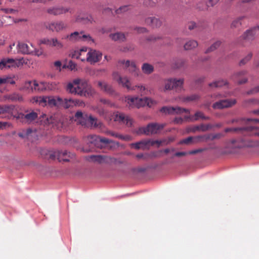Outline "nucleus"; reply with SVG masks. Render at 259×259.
Returning a JSON list of instances; mask_svg holds the SVG:
<instances>
[{
	"mask_svg": "<svg viewBox=\"0 0 259 259\" xmlns=\"http://www.w3.org/2000/svg\"><path fill=\"white\" fill-rule=\"evenodd\" d=\"M236 103L235 99H225L221 100L215 102L212 105V108L214 109H222L226 108H229Z\"/></svg>",
	"mask_w": 259,
	"mask_h": 259,
	"instance_id": "12",
	"label": "nucleus"
},
{
	"mask_svg": "<svg viewBox=\"0 0 259 259\" xmlns=\"http://www.w3.org/2000/svg\"><path fill=\"white\" fill-rule=\"evenodd\" d=\"M245 18V16H241L233 20L231 24V27L232 28L239 27L242 25V20Z\"/></svg>",
	"mask_w": 259,
	"mask_h": 259,
	"instance_id": "47",
	"label": "nucleus"
},
{
	"mask_svg": "<svg viewBox=\"0 0 259 259\" xmlns=\"http://www.w3.org/2000/svg\"><path fill=\"white\" fill-rule=\"evenodd\" d=\"M74 120L81 125L88 126V118L87 115H83L80 111H77L74 115Z\"/></svg>",
	"mask_w": 259,
	"mask_h": 259,
	"instance_id": "22",
	"label": "nucleus"
},
{
	"mask_svg": "<svg viewBox=\"0 0 259 259\" xmlns=\"http://www.w3.org/2000/svg\"><path fill=\"white\" fill-rule=\"evenodd\" d=\"M51 48H55L57 50H60L64 48L63 43L59 40L57 37H52Z\"/></svg>",
	"mask_w": 259,
	"mask_h": 259,
	"instance_id": "36",
	"label": "nucleus"
},
{
	"mask_svg": "<svg viewBox=\"0 0 259 259\" xmlns=\"http://www.w3.org/2000/svg\"><path fill=\"white\" fill-rule=\"evenodd\" d=\"M237 141L233 140L232 141L231 145L230 146L231 148L237 147L238 148H241L243 147H255L259 145V142L258 141H253L251 140H248L245 139L241 140V143L239 144H236Z\"/></svg>",
	"mask_w": 259,
	"mask_h": 259,
	"instance_id": "16",
	"label": "nucleus"
},
{
	"mask_svg": "<svg viewBox=\"0 0 259 259\" xmlns=\"http://www.w3.org/2000/svg\"><path fill=\"white\" fill-rule=\"evenodd\" d=\"M47 99L48 96H34L31 98L30 102L32 104L45 107L48 105Z\"/></svg>",
	"mask_w": 259,
	"mask_h": 259,
	"instance_id": "26",
	"label": "nucleus"
},
{
	"mask_svg": "<svg viewBox=\"0 0 259 259\" xmlns=\"http://www.w3.org/2000/svg\"><path fill=\"white\" fill-rule=\"evenodd\" d=\"M126 101L130 106L136 107L138 108L145 106L151 107L155 103L154 101L148 98H128Z\"/></svg>",
	"mask_w": 259,
	"mask_h": 259,
	"instance_id": "3",
	"label": "nucleus"
},
{
	"mask_svg": "<svg viewBox=\"0 0 259 259\" xmlns=\"http://www.w3.org/2000/svg\"><path fill=\"white\" fill-rule=\"evenodd\" d=\"M105 157L102 155H91L90 157V159L92 161L101 163L104 160Z\"/></svg>",
	"mask_w": 259,
	"mask_h": 259,
	"instance_id": "55",
	"label": "nucleus"
},
{
	"mask_svg": "<svg viewBox=\"0 0 259 259\" xmlns=\"http://www.w3.org/2000/svg\"><path fill=\"white\" fill-rule=\"evenodd\" d=\"M102 57V53L97 50L88 48L87 58L82 59V61H87L90 64H95L99 62Z\"/></svg>",
	"mask_w": 259,
	"mask_h": 259,
	"instance_id": "7",
	"label": "nucleus"
},
{
	"mask_svg": "<svg viewBox=\"0 0 259 259\" xmlns=\"http://www.w3.org/2000/svg\"><path fill=\"white\" fill-rule=\"evenodd\" d=\"M199 96L197 94H193L186 97H182V101L183 102H189L199 99Z\"/></svg>",
	"mask_w": 259,
	"mask_h": 259,
	"instance_id": "49",
	"label": "nucleus"
},
{
	"mask_svg": "<svg viewBox=\"0 0 259 259\" xmlns=\"http://www.w3.org/2000/svg\"><path fill=\"white\" fill-rule=\"evenodd\" d=\"M247 72L245 70H242L237 72H236L232 76V78L238 80L239 84L245 83L247 82V79L246 78H243L240 79V77L246 74Z\"/></svg>",
	"mask_w": 259,
	"mask_h": 259,
	"instance_id": "34",
	"label": "nucleus"
},
{
	"mask_svg": "<svg viewBox=\"0 0 259 259\" xmlns=\"http://www.w3.org/2000/svg\"><path fill=\"white\" fill-rule=\"evenodd\" d=\"M148 142L147 140H142L139 142L133 143L132 145L136 149H144L148 148Z\"/></svg>",
	"mask_w": 259,
	"mask_h": 259,
	"instance_id": "43",
	"label": "nucleus"
},
{
	"mask_svg": "<svg viewBox=\"0 0 259 259\" xmlns=\"http://www.w3.org/2000/svg\"><path fill=\"white\" fill-rule=\"evenodd\" d=\"M15 81L14 77L10 76L4 75L0 77V85L2 84H14Z\"/></svg>",
	"mask_w": 259,
	"mask_h": 259,
	"instance_id": "38",
	"label": "nucleus"
},
{
	"mask_svg": "<svg viewBox=\"0 0 259 259\" xmlns=\"http://www.w3.org/2000/svg\"><path fill=\"white\" fill-rule=\"evenodd\" d=\"M69 8H65L63 7H53L48 8L47 10L48 13L54 16H57L65 14L67 12L71 11Z\"/></svg>",
	"mask_w": 259,
	"mask_h": 259,
	"instance_id": "19",
	"label": "nucleus"
},
{
	"mask_svg": "<svg viewBox=\"0 0 259 259\" xmlns=\"http://www.w3.org/2000/svg\"><path fill=\"white\" fill-rule=\"evenodd\" d=\"M252 136L259 137V127L255 126H252Z\"/></svg>",
	"mask_w": 259,
	"mask_h": 259,
	"instance_id": "64",
	"label": "nucleus"
},
{
	"mask_svg": "<svg viewBox=\"0 0 259 259\" xmlns=\"http://www.w3.org/2000/svg\"><path fill=\"white\" fill-rule=\"evenodd\" d=\"M40 85L43 86V91H55L59 90L58 83L56 82H40Z\"/></svg>",
	"mask_w": 259,
	"mask_h": 259,
	"instance_id": "30",
	"label": "nucleus"
},
{
	"mask_svg": "<svg viewBox=\"0 0 259 259\" xmlns=\"http://www.w3.org/2000/svg\"><path fill=\"white\" fill-rule=\"evenodd\" d=\"M222 42L220 40H217L215 42H214L210 47H209L208 48H207L205 53H208L209 52L214 51L216 49H217L221 45Z\"/></svg>",
	"mask_w": 259,
	"mask_h": 259,
	"instance_id": "50",
	"label": "nucleus"
},
{
	"mask_svg": "<svg viewBox=\"0 0 259 259\" xmlns=\"http://www.w3.org/2000/svg\"><path fill=\"white\" fill-rule=\"evenodd\" d=\"M130 6L124 5L119 7L118 9L116 10L115 13L116 14H121L124 12H127L130 9Z\"/></svg>",
	"mask_w": 259,
	"mask_h": 259,
	"instance_id": "57",
	"label": "nucleus"
},
{
	"mask_svg": "<svg viewBox=\"0 0 259 259\" xmlns=\"http://www.w3.org/2000/svg\"><path fill=\"white\" fill-rule=\"evenodd\" d=\"M114 120L128 127L132 126L133 122V119L130 116L121 112H117L115 115Z\"/></svg>",
	"mask_w": 259,
	"mask_h": 259,
	"instance_id": "14",
	"label": "nucleus"
},
{
	"mask_svg": "<svg viewBox=\"0 0 259 259\" xmlns=\"http://www.w3.org/2000/svg\"><path fill=\"white\" fill-rule=\"evenodd\" d=\"M35 134V131L30 128L23 129L18 133V136L22 139H29L32 135Z\"/></svg>",
	"mask_w": 259,
	"mask_h": 259,
	"instance_id": "32",
	"label": "nucleus"
},
{
	"mask_svg": "<svg viewBox=\"0 0 259 259\" xmlns=\"http://www.w3.org/2000/svg\"><path fill=\"white\" fill-rule=\"evenodd\" d=\"M227 84H228V82L225 80L222 79L210 83L209 86L211 88H220Z\"/></svg>",
	"mask_w": 259,
	"mask_h": 259,
	"instance_id": "45",
	"label": "nucleus"
},
{
	"mask_svg": "<svg viewBox=\"0 0 259 259\" xmlns=\"http://www.w3.org/2000/svg\"><path fill=\"white\" fill-rule=\"evenodd\" d=\"M79 94L80 96L90 97L95 95L96 94V92L95 89L89 84L88 81L85 89L83 92H80Z\"/></svg>",
	"mask_w": 259,
	"mask_h": 259,
	"instance_id": "33",
	"label": "nucleus"
},
{
	"mask_svg": "<svg viewBox=\"0 0 259 259\" xmlns=\"http://www.w3.org/2000/svg\"><path fill=\"white\" fill-rule=\"evenodd\" d=\"M142 70L146 74H150L154 71V67L147 63H145L142 65Z\"/></svg>",
	"mask_w": 259,
	"mask_h": 259,
	"instance_id": "41",
	"label": "nucleus"
},
{
	"mask_svg": "<svg viewBox=\"0 0 259 259\" xmlns=\"http://www.w3.org/2000/svg\"><path fill=\"white\" fill-rule=\"evenodd\" d=\"M75 21L84 24H92L95 22L92 16L90 15H87L84 16L78 15L76 17Z\"/></svg>",
	"mask_w": 259,
	"mask_h": 259,
	"instance_id": "29",
	"label": "nucleus"
},
{
	"mask_svg": "<svg viewBox=\"0 0 259 259\" xmlns=\"http://www.w3.org/2000/svg\"><path fill=\"white\" fill-rule=\"evenodd\" d=\"M1 10L6 14H17L18 11L13 9L2 8Z\"/></svg>",
	"mask_w": 259,
	"mask_h": 259,
	"instance_id": "63",
	"label": "nucleus"
},
{
	"mask_svg": "<svg viewBox=\"0 0 259 259\" xmlns=\"http://www.w3.org/2000/svg\"><path fill=\"white\" fill-rule=\"evenodd\" d=\"M145 23L152 27H159L162 24V21L156 17H149L145 19Z\"/></svg>",
	"mask_w": 259,
	"mask_h": 259,
	"instance_id": "25",
	"label": "nucleus"
},
{
	"mask_svg": "<svg viewBox=\"0 0 259 259\" xmlns=\"http://www.w3.org/2000/svg\"><path fill=\"white\" fill-rule=\"evenodd\" d=\"M52 37H44L39 40V45H45L50 47L51 45Z\"/></svg>",
	"mask_w": 259,
	"mask_h": 259,
	"instance_id": "56",
	"label": "nucleus"
},
{
	"mask_svg": "<svg viewBox=\"0 0 259 259\" xmlns=\"http://www.w3.org/2000/svg\"><path fill=\"white\" fill-rule=\"evenodd\" d=\"M15 106L13 105H7L2 106L0 110V114L3 113L12 114Z\"/></svg>",
	"mask_w": 259,
	"mask_h": 259,
	"instance_id": "42",
	"label": "nucleus"
},
{
	"mask_svg": "<svg viewBox=\"0 0 259 259\" xmlns=\"http://www.w3.org/2000/svg\"><path fill=\"white\" fill-rule=\"evenodd\" d=\"M113 78L119 84L126 88L128 90H136V89H138L141 94H143L145 90V87L142 85L131 87V83L128 78L126 77H122L118 72H114L113 73Z\"/></svg>",
	"mask_w": 259,
	"mask_h": 259,
	"instance_id": "2",
	"label": "nucleus"
},
{
	"mask_svg": "<svg viewBox=\"0 0 259 259\" xmlns=\"http://www.w3.org/2000/svg\"><path fill=\"white\" fill-rule=\"evenodd\" d=\"M252 126H248L243 127L226 128L225 129L224 131L226 133H236L244 136H252Z\"/></svg>",
	"mask_w": 259,
	"mask_h": 259,
	"instance_id": "13",
	"label": "nucleus"
},
{
	"mask_svg": "<svg viewBox=\"0 0 259 259\" xmlns=\"http://www.w3.org/2000/svg\"><path fill=\"white\" fill-rule=\"evenodd\" d=\"M199 119H202L203 120H209L210 117L209 116H205L202 112L198 111L194 115H193V119L194 121H197Z\"/></svg>",
	"mask_w": 259,
	"mask_h": 259,
	"instance_id": "44",
	"label": "nucleus"
},
{
	"mask_svg": "<svg viewBox=\"0 0 259 259\" xmlns=\"http://www.w3.org/2000/svg\"><path fill=\"white\" fill-rule=\"evenodd\" d=\"M202 138L201 136L197 137H189L181 141L180 144H189L190 143H197L200 141L201 139Z\"/></svg>",
	"mask_w": 259,
	"mask_h": 259,
	"instance_id": "37",
	"label": "nucleus"
},
{
	"mask_svg": "<svg viewBox=\"0 0 259 259\" xmlns=\"http://www.w3.org/2000/svg\"><path fill=\"white\" fill-rule=\"evenodd\" d=\"M40 85V83H37L36 81H27L20 88V90L30 93L34 90L37 91H42L43 88H37Z\"/></svg>",
	"mask_w": 259,
	"mask_h": 259,
	"instance_id": "11",
	"label": "nucleus"
},
{
	"mask_svg": "<svg viewBox=\"0 0 259 259\" xmlns=\"http://www.w3.org/2000/svg\"><path fill=\"white\" fill-rule=\"evenodd\" d=\"M80 41H87L89 43H94L95 41L93 37L88 34H85L83 31H81Z\"/></svg>",
	"mask_w": 259,
	"mask_h": 259,
	"instance_id": "48",
	"label": "nucleus"
},
{
	"mask_svg": "<svg viewBox=\"0 0 259 259\" xmlns=\"http://www.w3.org/2000/svg\"><path fill=\"white\" fill-rule=\"evenodd\" d=\"M88 80L77 78L67 83L66 91L69 93L79 96L80 92H83L87 85Z\"/></svg>",
	"mask_w": 259,
	"mask_h": 259,
	"instance_id": "1",
	"label": "nucleus"
},
{
	"mask_svg": "<svg viewBox=\"0 0 259 259\" xmlns=\"http://www.w3.org/2000/svg\"><path fill=\"white\" fill-rule=\"evenodd\" d=\"M185 64V61L182 59H178L176 60L174 65V67L176 68H179L182 67Z\"/></svg>",
	"mask_w": 259,
	"mask_h": 259,
	"instance_id": "61",
	"label": "nucleus"
},
{
	"mask_svg": "<svg viewBox=\"0 0 259 259\" xmlns=\"http://www.w3.org/2000/svg\"><path fill=\"white\" fill-rule=\"evenodd\" d=\"M46 27L52 31L58 32L66 29L67 24L62 21L52 22L46 24Z\"/></svg>",
	"mask_w": 259,
	"mask_h": 259,
	"instance_id": "15",
	"label": "nucleus"
},
{
	"mask_svg": "<svg viewBox=\"0 0 259 259\" xmlns=\"http://www.w3.org/2000/svg\"><path fill=\"white\" fill-rule=\"evenodd\" d=\"M102 123L96 118L90 116L88 118V126L98 127L101 126Z\"/></svg>",
	"mask_w": 259,
	"mask_h": 259,
	"instance_id": "40",
	"label": "nucleus"
},
{
	"mask_svg": "<svg viewBox=\"0 0 259 259\" xmlns=\"http://www.w3.org/2000/svg\"><path fill=\"white\" fill-rule=\"evenodd\" d=\"M17 53H21L22 54H31L33 53V46L31 44L28 45L23 42H19L17 45Z\"/></svg>",
	"mask_w": 259,
	"mask_h": 259,
	"instance_id": "18",
	"label": "nucleus"
},
{
	"mask_svg": "<svg viewBox=\"0 0 259 259\" xmlns=\"http://www.w3.org/2000/svg\"><path fill=\"white\" fill-rule=\"evenodd\" d=\"M88 48L83 47L81 49L74 51L70 54L72 58L79 59L82 61V59L87 58V52Z\"/></svg>",
	"mask_w": 259,
	"mask_h": 259,
	"instance_id": "21",
	"label": "nucleus"
},
{
	"mask_svg": "<svg viewBox=\"0 0 259 259\" xmlns=\"http://www.w3.org/2000/svg\"><path fill=\"white\" fill-rule=\"evenodd\" d=\"M147 142H148V147L149 146H154L155 144H157L158 147H159L162 143V141H159V140H147Z\"/></svg>",
	"mask_w": 259,
	"mask_h": 259,
	"instance_id": "60",
	"label": "nucleus"
},
{
	"mask_svg": "<svg viewBox=\"0 0 259 259\" xmlns=\"http://www.w3.org/2000/svg\"><path fill=\"white\" fill-rule=\"evenodd\" d=\"M252 57V54L251 53H249L244 58H243L239 62L240 66L245 65L250 60Z\"/></svg>",
	"mask_w": 259,
	"mask_h": 259,
	"instance_id": "58",
	"label": "nucleus"
},
{
	"mask_svg": "<svg viewBox=\"0 0 259 259\" xmlns=\"http://www.w3.org/2000/svg\"><path fill=\"white\" fill-rule=\"evenodd\" d=\"M184 79L182 78H169L164 80V90L172 89L181 90L182 88Z\"/></svg>",
	"mask_w": 259,
	"mask_h": 259,
	"instance_id": "8",
	"label": "nucleus"
},
{
	"mask_svg": "<svg viewBox=\"0 0 259 259\" xmlns=\"http://www.w3.org/2000/svg\"><path fill=\"white\" fill-rule=\"evenodd\" d=\"M131 64L132 62H131L129 60L125 61L124 60H119L118 62V65L119 67H122L123 69H128Z\"/></svg>",
	"mask_w": 259,
	"mask_h": 259,
	"instance_id": "54",
	"label": "nucleus"
},
{
	"mask_svg": "<svg viewBox=\"0 0 259 259\" xmlns=\"http://www.w3.org/2000/svg\"><path fill=\"white\" fill-rule=\"evenodd\" d=\"M81 31H75L62 37V39H67L72 42L80 41L81 39Z\"/></svg>",
	"mask_w": 259,
	"mask_h": 259,
	"instance_id": "31",
	"label": "nucleus"
},
{
	"mask_svg": "<svg viewBox=\"0 0 259 259\" xmlns=\"http://www.w3.org/2000/svg\"><path fill=\"white\" fill-rule=\"evenodd\" d=\"M165 126V124H158L157 123H151L146 127H142L139 128L137 133L138 134H144L146 135L157 134Z\"/></svg>",
	"mask_w": 259,
	"mask_h": 259,
	"instance_id": "4",
	"label": "nucleus"
},
{
	"mask_svg": "<svg viewBox=\"0 0 259 259\" xmlns=\"http://www.w3.org/2000/svg\"><path fill=\"white\" fill-rule=\"evenodd\" d=\"M198 46V42L194 40H190L184 45V49L186 50L193 49Z\"/></svg>",
	"mask_w": 259,
	"mask_h": 259,
	"instance_id": "46",
	"label": "nucleus"
},
{
	"mask_svg": "<svg viewBox=\"0 0 259 259\" xmlns=\"http://www.w3.org/2000/svg\"><path fill=\"white\" fill-rule=\"evenodd\" d=\"M109 37L112 40L115 41L123 42L126 39L125 34L122 32L111 33L109 35Z\"/></svg>",
	"mask_w": 259,
	"mask_h": 259,
	"instance_id": "35",
	"label": "nucleus"
},
{
	"mask_svg": "<svg viewBox=\"0 0 259 259\" xmlns=\"http://www.w3.org/2000/svg\"><path fill=\"white\" fill-rule=\"evenodd\" d=\"M174 110V107L164 106L160 109V111L165 114L173 115Z\"/></svg>",
	"mask_w": 259,
	"mask_h": 259,
	"instance_id": "52",
	"label": "nucleus"
},
{
	"mask_svg": "<svg viewBox=\"0 0 259 259\" xmlns=\"http://www.w3.org/2000/svg\"><path fill=\"white\" fill-rule=\"evenodd\" d=\"M47 121L49 124H53L59 130L64 125V118L61 115L51 116L50 118H47Z\"/></svg>",
	"mask_w": 259,
	"mask_h": 259,
	"instance_id": "17",
	"label": "nucleus"
},
{
	"mask_svg": "<svg viewBox=\"0 0 259 259\" xmlns=\"http://www.w3.org/2000/svg\"><path fill=\"white\" fill-rule=\"evenodd\" d=\"M4 99L13 102H22L24 101L22 95L17 92H13L5 95Z\"/></svg>",
	"mask_w": 259,
	"mask_h": 259,
	"instance_id": "23",
	"label": "nucleus"
},
{
	"mask_svg": "<svg viewBox=\"0 0 259 259\" xmlns=\"http://www.w3.org/2000/svg\"><path fill=\"white\" fill-rule=\"evenodd\" d=\"M38 117V114L32 110H26L24 111V123L30 124Z\"/></svg>",
	"mask_w": 259,
	"mask_h": 259,
	"instance_id": "20",
	"label": "nucleus"
},
{
	"mask_svg": "<svg viewBox=\"0 0 259 259\" xmlns=\"http://www.w3.org/2000/svg\"><path fill=\"white\" fill-rule=\"evenodd\" d=\"M174 109L175 110L173 111V112H174L173 115L181 114L184 112L188 113H190L189 110L186 109V108H181L179 106L174 107Z\"/></svg>",
	"mask_w": 259,
	"mask_h": 259,
	"instance_id": "53",
	"label": "nucleus"
},
{
	"mask_svg": "<svg viewBox=\"0 0 259 259\" xmlns=\"http://www.w3.org/2000/svg\"><path fill=\"white\" fill-rule=\"evenodd\" d=\"M245 120L247 121H252L256 123L259 122V119L256 118H247V119H233L230 121H227L228 124H233L234 123L239 122L240 121Z\"/></svg>",
	"mask_w": 259,
	"mask_h": 259,
	"instance_id": "51",
	"label": "nucleus"
},
{
	"mask_svg": "<svg viewBox=\"0 0 259 259\" xmlns=\"http://www.w3.org/2000/svg\"><path fill=\"white\" fill-rule=\"evenodd\" d=\"M212 128V125L210 124L194 125L189 127V131L191 132L195 133L197 131L205 132Z\"/></svg>",
	"mask_w": 259,
	"mask_h": 259,
	"instance_id": "28",
	"label": "nucleus"
},
{
	"mask_svg": "<svg viewBox=\"0 0 259 259\" xmlns=\"http://www.w3.org/2000/svg\"><path fill=\"white\" fill-rule=\"evenodd\" d=\"M97 83L100 89L103 92H105L106 94L110 95H112L114 94V91L113 89L110 85L106 82L99 81Z\"/></svg>",
	"mask_w": 259,
	"mask_h": 259,
	"instance_id": "27",
	"label": "nucleus"
},
{
	"mask_svg": "<svg viewBox=\"0 0 259 259\" xmlns=\"http://www.w3.org/2000/svg\"><path fill=\"white\" fill-rule=\"evenodd\" d=\"M128 70L130 72L135 73V75H138L137 68L134 62H132V64L131 65L130 67H129Z\"/></svg>",
	"mask_w": 259,
	"mask_h": 259,
	"instance_id": "62",
	"label": "nucleus"
},
{
	"mask_svg": "<svg viewBox=\"0 0 259 259\" xmlns=\"http://www.w3.org/2000/svg\"><path fill=\"white\" fill-rule=\"evenodd\" d=\"M258 33L259 26H256L247 30L240 36V39L246 42H250L254 39L256 35Z\"/></svg>",
	"mask_w": 259,
	"mask_h": 259,
	"instance_id": "9",
	"label": "nucleus"
},
{
	"mask_svg": "<svg viewBox=\"0 0 259 259\" xmlns=\"http://www.w3.org/2000/svg\"><path fill=\"white\" fill-rule=\"evenodd\" d=\"M73 106H74V102L73 99L71 98H62V102L61 103V107L68 109L70 107H73Z\"/></svg>",
	"mask_w": 259,
	"mask_h": 259,
	"instance_id": "39",
	"label": "nucleus"
},
{
	"mask_svg": "<svg viewBox=\"0 0 259 259\" xmlns=\"http://www.w3.org/2000/svg\"><path fill=\"white\" fill-rule=\"evenodd\" d=\"M74 154L67 150H58L50 154V158L51 159L57 158L59 161H69L70 159L74 157Z\"/></svg>",
	"mask_w": 259,
	"mask_h": 259,
	"instance_id": "6",
	"label": "nucleus"
},
{
	"mask_svg": "<svg viewBox=\"0 0 259 259\" xmlns=\"http://www.w3.org/2000/svg\"><path fill=\"white\" fill-rule=\"evenodd\" d=\"M87 142L96 147H100V143L109 144L111 141L105 138H101L97 135H90L87 138Z\"/></svg>",
	"mask_w": 259,
	"mask_h": 259,
	"instance_id": "10",
	"label": "nucleus"
},
{
	"mask_svg": "<svg viewBox=\"0 0 259 259\" xmlns=\"http://www.w3.org/2000/svg\"><path fill=\"white\" fill-rule=\"evenodd\" d=\"M21 60L17 59L10 58H3L0 59V69L7 70L15 68L22 65Z\"/></svg>",
	"mask_w": 259,
	"mask_h": 259,
	"instance_id": "5",
	"label": "nucleus"
},
{
	"mask_svg": "<svg viewBox=\"0 0 259 259\" xmlns=\"http://www.w3.org/2000/svg\"><path fill=\"white\" fill-rule=\"evenodd\" d=\"M24 113H17L16 115L14 116V117L17 120H19L22 123H24Z\"/></svg>",
	"mask_w": 259,
	"mask_h": 259,
	"instance_id": "59",
	"label": "nucleus"
},
{
	"mask_svg": "<svg viewBox=\"0 0 259 259\" xmlns=\"http://www.w3.org/2000/svg\"><path fill=\"white\" fill-rule=\"evenodd\" d=\"M62 98L59 96H48L47 103L50 107H61Z\"/></svg>",
	"mask_w": 259,
	"mask_h": 259,
	"instance_id": "24",
	"label": "nucleus"
}]
</instances>
